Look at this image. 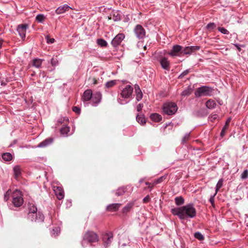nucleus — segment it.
Segmentation results:
<instances>
[{
  "label": "nucleus",
  "mask_w": 248,
  "mask_h": 248,
  "mask_svg": "<svg viewBox=\"0 0 248 248\" xmlns=\"http://www.w3.org/2000/svg\"><path fill=\"white\" fill-rule=\"evenodd\" d=\"M133 92V88L130 85H127L122 88L117 99L118 103L121 105H125L129 103Z\"/></svg>",
  "instance_id": "obj_1"
},
{
  "label": "nucleus",
  "mask_w": 248,
  "mask_h": 248,
  "mask_svg": "<svg viewBox=\"0 0 248 248\" xmlns=\"http://www.w3.org/2000/svg\"><path fill=\"white\" fill-rule=\"evenodd\" d=\"M184 219L186 218H194L196 216V210L193 203L182 206Z\"/></svg>",
  "instance_id": "obj_2"
},
{
  "label": "nucleus",
  "mask_w": 248,
  "mask_h": 248,
  "mask_svg": "<svg viewBox=\"0 0 248 248\" xmlns=\"http://www.w3.org/2000/svg\"><path fill=\"white\" fill-rule=\"evenodd\" d=\"M214 89L209 86H202L199 87L195 92L197 97L201 96H210L213 94Z\"/></svg>",
  "instance_id": "obj_3"
},
{
  "label": "nucleus",
  "mask_w": 248,
  "mask_h": 248,
  "mask_svg": "<svg viewBox=\"0 0 248 248\" xmlns=\"http://www.w3.org/2000/svg\"><path fill=\"white\" fill-rule=\"evenodd\" d=\"M163 112L168 115H174L178 109L176 104L173 102H167L163 106Z\"/></svg>",
  "instance_id": "obj_4"
},
{
  "label": "nucleus",
  "mask_w": 248,
  "mask_h": 248,
  "mask_svg": "<svg viewBox=\"0 0 248 248\" xmlns=\"http://www.w3.org/2000/svg\"><path fill=\"white\" fill-rule=\"evenodd\" d=\"M12 202L15 207H20L23 203V199L21 192L17 189L12 193Z\"/></svg>",
  "instance_id": "obj_5"
},
{
  "label": "nucleus",
  "mask_w": 248,
  "mask_h": 248,
  "mask_svg": "<svg viewBox=\"0 0 248 248\" xmlns=\"http://www.w3.org/2000/svg\"><path fill=\"white\" fill-rule=\"evenodd\" d=\"M99 240V237L97 234L92 231H87L83 236V241L81 243L82 246H83V243L84 241H87L90 243L96 242Z\"/></svg>",
  "instance_id": "obj_6"
},
{
  "label": "nucleus",
  "mask_w": 248,
  "mask_h": 248,
  "mask_svg": "<svg viewBox=\"0 0 248 248\" xmlns=\"http://www.w3.org/2000/svg\"><path fill=\"white\" fill-rule=\"evenodd\" d=\"M28 218L31 221L42 222L44 221V216L43 214L40 212L33 213H29L28 215Z\"/></svg>",
  "instance_id": "obj_7"
},
{
  "label": "nucleus",
  "mask_w": 248,
  "mask_h": 248,
  "mask_svg": "<svg viewBox=\"0 0 248 248\" xmlns=\"http://www.w3.org/2000/svg\"><path fill=\"white\" fill-rule=\"evenodd\" d=\"M134 33L139 39H143L146 36V31L144 28L140 25H137L134 30Z\"/></svg>",
  "instance_id": "obj_8"
},
{
  "label": "nucleus",
  "mask_w": 248,
  "mask_h": 248,
  "mask_svg": "<svg viewBox=\"0 0 248 248\" xmlns=\"http://www.w3.org/2000/svg\"><path fill=\"white\" fill-rule=\"evenodd\" d=\"M182 46L178 45H174L168 54L172 57L180 56L182 55Z\"/></svg>",
  "instance_id": "obj_9"
},
{
  "label": "nucleus",
  "mask_w": 248,
  "mask_h": 248,
  "mask_svg": "<svg viewBox=\"0 0 248 248\" xmlns=\"http://www.w3.org/2000/svg\"><path fill=\"white\" fill-rule=\"evenodd\" d=\"M124 35L123 33H119L112 40L111 44L114 46L116 47L117 46L120 45L122 41L124 38Z\"/></svg>",
  "instance_id": "obj_10"
},
{
  "label": "nucleus",
  "mask_w": 248,
  "mask_h": 248,
  "mask_svg": "<svg viewBox=\"0 0 248 248\" xmlns=\"http://www.w3.org/2000/svg\"><path fill=\"white\" fill-rule=\"evenodd\" d=\"M102 98V94L100 92H96L93 94L91 100L92 105L96 106L100 102Z\"/></svg>",
  "instance_id": "obj_11"
},
{
  "label": "nucleus",
  "mask_w": 248,
  "mask_h": 248,
  "mask_svg": "<svg viewBox=\"0 0 248 248\" xmlns=\"http://www.w3.org/2000/svg\"><path fill=\"white\" fill-rule=\"evenodd\" d=\"M162 68L166 70H169L170 68V63L168 58L165 57H162L159 60Z\"/></svg>",
  "instance_id": "obj_12"
},
{
  "label": "nucleus",
  "mask_w": 248,
  "mask_h": 248,
  "mask_svg": "<svg viewBox=\"0 0 248 248\" xmlns=\"http://www.w3.org/2000/svg\"><path fill=\"white\" fill-rule=\"evenodd\" d=\"M28 26L27 24H20L19 25L17 28V31L19 35L23 39L26 37V32Z\"/></svg>",
  "instance_id": "obj_13"
},
{
  "label": "nucleus",
  "mask_w": 248,
  "mask_h": 248,
  "mask_svg": "<svg viewBox=\"0 0 248 248\" xmlns=\"http://www.w3.org/2000/svg\"><path fill=\"white\" fill-rule=\"evenodd\" d=\"M53 190L57 198L61 200L64 198V191L62 188L60 186H54Z\"/></svg>",
  "instance_id": "obj_14"
},
{
  "label": "nucleus",
  "mask_w": 248,
  "mask_h": 248,
  "mask_svg": "<svg viewBox=\"0 0 248 248\" xmlns=\"http://www.w3.org/2000/svg\"><path fill=\"white\" fill-rule=\"evenodd\" d=\"M113 239V234L112 232H109L105 234L103 236V240L105 247H108L111 243Z\"/></svg>",
  "instance_id": "obj_15"
},
{
  "label": "nucleus",
  "mask_w": 248,
  "mask_h": 248,
  "mask_svg": "<svg viewBox=\"0 0 248 248\" xmlns=\"http://www.w3.org/2000/svg\"><path fill=\"white\" fill-rule=\"evenodd\" d=\"M171 213L174 216H177L180 219H184L182 207L175 208L171 209Z\"/></svg>",
  "instance_id": "obj_16"
},
{
  "label": "nucleus",
  "mask_w": 248,
  "mask_h": 248,
  "mask_svg": "<svg viewBox=\"0 0 248 248\" xmlns=\"http://www.w3.org/2000/svg\"><path fill=\"white\" fill-rule=\"evenodd\" d=\"M72 8L69 6L67 4H64L63 5L59 6L57 9L55 10V13L58 14H62L65 12L66 11H68L69 9H72Z\"/></svg>",
  "instance_id": "obj_17"
},
{
  "label": "nucleus",
  "mask_w": 248,
  "mask_h": 248,
  "mask_svg": "<svg viewBox=\"0 0 248 248\" xmlns=\"http://www.w3.org/2000/svg\"><path fill=\"white\" fill-rule=\"evenodd\" d=\"M53 141V139L51 138H47L37 145V147L44 148L50 145Z\"/></svg>",
  "instance_id": "obj_18"
},
{
  "label": "nucleus",
  "mask_w": 248,
  "mask_h": 248,
  "mask_svg": "<svg viewBox=\"0 0 248 248\" xmlns=\"http://www.w3.org/2000/svg\"><path fill=\"white\" fill-rule=\"evenodd\" d=\"M121 205V203H118L110 204L107 206L106 209L108 211L115 212L118 210Z\"/></svg>",
  "instance_id": "obj_19"
},
{
  "label": "nucleus",
  "mask_w": 248,
  "mask_h": 248,
  "mask_svg": "<svg viewBox=\"0 0 248 248\" xmlns=\"http://www.w3.org/2000/svg\"><path fill=\"white\" fill-rule=\"evenodd\" d=\"M93 95L92 91L91 90H86L82 95V99L84 101H87L91 99Z\"/></svg>",
  "instance_id": "obj_20"
},
{
  "label": "nucleus",
  "mask_w": 248,
  "mask_h": 248,
  "mask_svg": "<svg viewBox=\"0 0 248 248\" xmlns=\"http://www.w3.org/2000/svg\"><path fill=\"white\" fill-rule=\"evenodd\" d=\"M109 19H112L114 21H118L121 20V15L118 11H113L108 17Z\"/></svg>",
  "instance_id": "obj_21"
},
{
  "label": "nucleus",
  "mask_w": 248,
  "mask_h": 248,
  "mask_svg": "<svg viewBox=\"0 0 248 248\" xmlns=\"http://www.w3.org/2000/svg\"><path fill=\"white\" fill-rule=\"evenodd\" d=\"M14 173V176L15 178L18 180L21 174V169L19 166L17 165L14 167L13 168Z\"/></svg>",
  "instance_id": "obj_22"
},
{
  "label": "nucleus",
  "mask_w": 248,
  "mask_h": 248,
  "mask_svg": "<svg viewBox=\"0 0 248 248\" xmlns=\"http://www.w3.org/2000/svg\"><path fill=\"white\" fill-rule=\"evenodd\" d=\"M43 59L35 58L32 60V65L36 68H39L41 67Z\"/></svg>",
  "instance_id": "obj_23"
},
{
  "label": "nucleus",
  "mask_w": 248,
  "mask_h": 248,
  "mask_svg": "<svg viewBox=\"0 0 248 248\" xmlns=\"http://www.w3.org/2000/svg\"><path fill=\"white\" fill-rule=\"evenodd\" d=\"M135 91L136 93V99L137 101H140L142 99L143 94L139 86H135Z\"/></svg>",
  "instance_id": "obj_24"
},
{
  "label": "nucleus",
  "mask_w": 248,
  "mask_h": 248,
  "mask_svg": "<svg viewBox=\"0 0 248 248\" xmlns=\"http://www.w3.org/2000/svg\"><path fill=\"white\" fill-rule=\"evenodd\" d=\"M231 121V118H229L226 122V123L223 127L221 131L220 132V136L223 137L225 135L226 131L228 130L229 126V124Z\"/></svg>",
  "instance_id": "obj_25"
},
{
  "label": "nucleus",
  "mask_w": 248,
  "mask_h": 248,
  "mask_svg": "<svg viewBox=\"0 0 248 248\" xmlns=\"http://www.w3.org/2000/svg\"><path fill=\"white\" fill-rule=\"evenodd\" d=\"M150 117L152 120L155 122H159L162 120V116L156 113H152Z\"/></svg>",
  "instance_id": "obj_26"
},
{
  "label": "nucleus",
  "mask_w": 248,
  "mask_h": 248,
  "mask_svg": "<svg viewBox=\"0 0 248 248\" xmlns=\"http://www.w3.org/2000/svg\"><path fill=\"white\" fill-rule=\"evenodd\" d=\"M205 105L206 107L209 109L215 108L217 106L215 101L212 99H209L206 101Z\"/></svg>",
  "instance_id": "obj_27"
},
{
  "label": "nucleus",
  "mask_w": 248,
  "mask_h": 248,
  "mask_svg": "<svg viewBox=\"0 0 248 248\" xmlns=\"http://www.w3.org/2000/svg\"><path fill=\"white\" fill-rule=\"evenodd\" d=\"M134 203L133 202H130L128 203L123 209L122 212L124 214H126L129 212L132 207L133 206Z\"/></svg>",
  "instance_id": "obj_28"
},
{
  "label": "nucleus",
  "mask_w": 248,
  "mask_h": 248,
  "mask_svg": "<svg viewBox=\"0 0 248 248\" xmlns=\"http://www.w3.org/2000/svg\"><path fill=\"white\" fill-rule=\"evenodd\" d=\"M70 131V128L68 126H64L62 127L60 129V132L62 135L64 137L68 136V133Z\"/></svg>",
  "instance_id": "obj_29"
},
{
  "label": "nucleus",
  "mask_w": 248,
  "mask_h": 248,
  "mask_svg": "<svg viewBox=\"0 0 248 248\" xmlns=\"http://www.w3.org/2000/svg\"><path fill=\"white\" fill-rule=\"evenodd\" d=\"M137 121L141 125H143L145 124L146 121L143 115L138 114L136 117Z\"/></svg>",
  "instance_id": "obj_30"
},
{
  "label": "nucleus",
  "mask_w": 248,
  "mask_h": 248,
  "mask_svg": "<svg viewBox=\"0 0 248 248\" xmlns=\"http://www.w3.org/2000/svg\"><path fill=\"white\" fill-rule=\"evenodd\" d=\"M2 158L5 161H10L12 159V155L10 153H5L2 154Z\"/></svg>",
  "instance_id": "obj_31"
},
{
  "label": "nucleus",
  "mask_w": 248,
  "mask_h": 248,
  "mask_svg": "<svg viewBox=\"0 0 248 248\" xmlns=\"http://www.w3.org/2000/svg\"><path fill=\"white\" fill-rule=\"evenodd\" d=\"M185 202L184 199L181 197H177L175 198V202L177 205H181L184 204Z\"/></svg>",
  "instance_id": "obj_32"
},
{
  "label": "nucleus",
  "mask_w": 248,
  "mask_h": 248,
  "mask_svg": "<svg viewBox=\"0 0 248 248\" xmlns=\"http://www.w3.org/2000/svg\"><path fill=\"white\" fill-rule=\"evenodd\" d=\"M12 193H13V192L10 189L8 190L5 192V193L4 194V200L5 202L7 201L10 199V197L11 196H12Z\"/></svg>",
  "instance_id": "obj_33"
},
{
  "label": "nucleus",
  "mask_w": 248,
  "mask_h": 248,
  "mask_svg": "<svg viewBox=\"0 0 248 248\" xmlns=\"http://www.w3.org/2000/svg\"><path fill=\"white\" fill-rule=\"evenodd\" d=\"M223 180L222 179H220L218 180V181L217 183V184L216 185V186L215 192L216 193H217L219 189L222 187V186L223 185Z\"/></svg>",
  "instance_id": "obj_34"
},
{
  "label": "nucleus",
  "mask_w": 248,
  "mask_h": 248,
  "mask_svg": "<svg viewBox=\"0 0 248 248\" xmlns=\"http://www.w3.org/2000/svg\"><path fill=\"white\" fill-rule=\"evenodd\" d=\"M116 83V80H111L109 81L106 82L105 84V86L107 88H109L112 87L114 86Z\"/></svg>",
  "instance_id": "obj_35"
},
{
  "label": "nucleus",
  "mask_w": 248,
  "mask_h": 248,
  "mask_svg": "<svg viewBox=\"0 0 248 248\" xmlns=\"http://www.w3.org/2000/svg\"><path fill=\"white\" fill-rule=\"evenodd\" d=\"M125 192V190L124 187H120L117 190L115 194L118 196H120L123 195Z\"/></svg>",
  "instance_id": "obj_36"
},
{
  "label": "nucleus",
  "mask_w": 248,
  "mask_h": 248,
  "mask_svg": "<svg viewBox=\"0 0 248 248\" xmlns=\"http://www.w3.org/2000/svg\"><path fill=\"white\" fill-rule=\"evenodd\" d=\"M97 43L101 46H107V42L103 39H98L97 40Z\"/></svg>",
  "instance_id": "obj_37"
},
{
  "label": "nucleus",
  "mask_w": 248,
  "mask_h": 248,
  "mask_svg": "<svg viewBox=\"0 0 248 248\" xmlns=\"http://www.w3.org/2000/svg\"><path fill=\"white\" fill-rule=\"evenodd\" d=\"M60 232V228L59 227H55L52 230V231L51 232V235L53 236H56Z\"/></svg>",
  "instance_id": "obj_38"
},
{
  "label": "nucleus",
  "mask_w": 248,
  "mask_h": 248,
  "mask_svg": "<svg viewBox=\"0 0 248 248\" xmlns=\"http://www.w3.org/2000/svg\"><path fill=\"white\" fill-rule=\"evenodd\" d=\"M191 91L190 89H189V88H187L182 92L181 95L183 96H186L189 95L191 94Z\"/></svg>",
  "instance_id": "obj_39"
},
{
  "label": "nucleus",
  "mask_w": 248,
  "mask_h": 248,
  "mask_svg": "<svg viewBox=\"0 0 248 248\" xmlns=\"http://www.w3.org/2000/svg\"><path fill=\"white\" fill-rule=\"evenodd\" d=\"M194 237L199 240H203L204 239L203 235L200 232H196L194 233Z\"/></svg>",
  "instance_id": "obj_40"
},
{
  "label": "nucleus",
  "mask_w": 248,
  "mask_h": 248,
  "mask_svg": "<svg viewBox=\"0 0 248 248\" xmlns=\"http://www.w3.org/2000/svg\"><path fill=\"white\" fill-rule=\"evenodd\" d=\"M166 177H167L166 175H164V176H162L159 177V178L157 179L156 180H155V181L154 184L155 185H156V184L161 183L164 180H165L166 178Z\"/></svg>",
  "instance_id": "obj_41"
},
{
  "label": "nucleus",
  "mask_w": 248,
  "mask_h": 248,
  "mask_svg": "<svg viewBox=\"0 0 248 248\" xmlns=\"http://www.w3.org/2000/svg\"><path fill=\"white\" fill-rule=\"evenodd\" d=\"M190 139V133H186L182 140L183 143H186Z\"/></svg>",
  "instance_id": "obj_42"
},
{
  "label": "nucleus",
  "mask_w": 248,
  "mask_h": 248,
  "mask_svg": "<svg viewBox=\"0 0 248 248\" xmlns=\"http://www.w3.org/2000/svg\"><path fill=\"white\" fill-rule=\"evenodd\" d=\"M216 27V25L214 23H208L207 26L206 28L207 29L210 31H211L213 30H214Z\"/></svg>",
  "instance_id": "obj_43"
},
{
  "label": "nucleus",
  "mask_w": 248,
  "mask_h": 248,
  "mask_svg": "<svg viewBox=\"0 0 248 248\" xmlns=\"http://www.w3.org/2000/svg\"><path fill=\"white\" fill-rule=\"evenodd\" d=\"M189 47V48L190 50V53H191V54L194 52H195L198 50L200 49V47L199 46H188Z\"/></svg>",
  "instance_id": "obj_44"
},
{
  "label": "nucleus",
  "mask_w": 248,
  "mask_h": 248,
  "mask_svg": "<svg viewBox=\"0 0 248 248\" xmlns=\"http://www.w3.org/2000/svg\"><path fill=\"white\" fill-rule=\"evenodd\" d=\"M29 213H37V207L34 205H31L29 207Z\"/></svg>",
  "instance_id": "obj_45"
},
{
  "label": "nucleus",
  "mask_w": 248,
  "mask_h": 248,
  "mask_svg": "<svg viewBox=\"0 0 248 248\" xmlns=\"http://www.w3.org/2000/svg\"><path fill=\"white\" fill-rule=\"evenodd\" d=\"M218 31L224 34L228 35L229 34V31L223 27H218Z\"/></svg>",
  "instance_id": "obj_46"
},
{
  "label": "nucleus",
  "mask_w": 248,
  "mask_h": 248,
  "mask_svg": "<svg viewBox=\"0 0 248 248\" xmlns=\"http://www.w3.org/2000/svg\"><path fill=\"white\" fill-rule=\"evenodd\" d=\"M44 18H45L44 16L43 15H41V14L38 15L36 16V20L38 22H41V23L44 21Z\"/></svg>",
  "instance_id": "obj_47"
},
{
  "label": "nucleus",
  "mask_w": 248,
  "mask_h": 248,
  "mask_svg": "<svg viewBox=\"0 0 248 248\" xmlns=\"http://www.w3.org/2000/svg\"><path fill=\"white\" fill-rule=\"evenodd\" d=\"M248 177V170H245L241 174V178L242 179H246Z\"/></svg>",
  "instance_id": "obj_48"
},
{
  "label": "nucleus",
  "mask_w": 248,
  "mask_h": 248,
  "mask_svg": "<svg viewBox=\"0 0 248 248\" xmlns=\"http://www.w3.org/2000/svg\"><path fill=\"white\" fill-rule=\"evenodd\" d=\"M182 54H191L188 46L185 47L182 49Z\"/></svg>",
  "instance_id": "obj_49"
},
{
  "label": "nucleus",
  "mask_w": 248,
  "mask_h": 248,
  "mask_svg": "<svg viewBox=\"0 0 248 248\" xmlns=\"http://www.w3.org/2000/svg\"><path fill=\"white\" fill-rule=\"evenodd\" d=\"M190 71V69H186L182 72L178 77L179 78H182L184 77L187 75Z\"/></svg>",
  "instance_id": "obj_50"
},
{
  "label": "nucleus",
  "mask_w": 248,
  "mask_h": 248,
  "mask_svg": "<svg viewBox=\"0 0 248 248\" xmlns=\"http://www.w3.org/2000/svg\"><path fill=\"white\" fill-rule=\"evenodd\" d=\"M51 63L52 66H56L58 64V61L56 58H52L51 60Z\"/></svg>",
  "instance_id": "obj_51"
},
{
  "label": "nucleus",
  "mask_w": 248,
  "mask_h": 248,
  "mask_svg": "<svg viewBox=\"0 0 248 248\" xmlns=\"http://www.w3.org/2000/svg\"><path fill=\"white\" fill-rule=\"evenodd\" d=\"M46 38L48 44H52L55 42L54 38H50L48 35L46 37Z\"/></svg>",
  "instance_id": "obj_52"
},
{
  "label": "nucleus",
  "mask_w": 248,
  "mask_h": 248,
  "mask_svg": "<svg viewBox=\"0 0 248 248\" xmlns=\"http://www.w3.org/2000/svg\"><path fill=\"white\" fill-rule=\"evenodd\" d=\"M72 110L77 114H79L80 113V108L77 106L73 107Z\"/></svg>",
  "instance_id": "obj_53"
},
{
  "label": "nucleus",
  "mask_w": 248,
  "mask_h": 248,
  "mask_svg": "<svg viewBox=\"0 0 248 248\" xmlns=\"http://www.w3.org/2000/svg\"><path fill=\"white\" fill-rule=\"evenodd\" d=\"M217 193H216V192L214 193V194L213 195H212L210 196V198H209V202H210V203L213 205L214 204V199H215V196L217 195Z\"/></svg>",
  "instance_id": "obj_54"
},
{
  "label": "nucleus",
  "mask_w": 248,
  "mask_h": 248,
  "mask_svg": "<svg viewBox=\"0 0 248 248\" xmlns=\"http://www.w3.org/2000/svg\"><path fill=\"white\" fill-rule=\"evenodd\" d=\"M143 107V104L140 103L139 104H138V105L137 107V110L138 112L142 110Z\"/></svg>",
  "instance_id": "obj_55"
},
{
  "label": "nucleus",
  "mask_w": 248,
  "mask_h": 248,
  "mask_svg": "<svg viewBox=\"0 0 248 248\" xmlns=\"http://www.w3.org/2000/svg\"><path fill=\"white\" fill-rule=\"evenodd\" d=\"M234 46L236 47L237 49L240 52L241 50V47H244V45L236 44H234Z\"/></svg>",
  "instance_id": "obj_56"
},
{
  "label": "nucleus",
  "mask_w": 248,
  "mask_h": 248,
  "mask_svg": "<svg viewBox=\"0 0 248 248\" xmlns=\"http://www.w3.org/2000/svg\"><path fill=\"white\" fill-rule=\"evenodd\" d=\"M92 81L93 82V84L94 85L97 84L98 83V81L97 79L94 78H91Z\"/></svg>",
  "instance_id": "obj_57"
},
{
  "label": "nucleus",
  "mask_w": 248,
  "mask_h": 248,
  "mask_svg": "<svg viewBox=\"0 0 248 248\" xmlns=\"http://www.w3.org/2000/svg\"><path fill=\"white\" fill-rule=\"evenodd\" d=\"M7 81L6 80H5V81L1 80L0 81V84L1 86H5L7 84Z\"/></svg>",
  "instance_id": "obj_58"
},
{
  "label": "nucleus",
  "mask_w": 248,
  "mask_h": 248,
  "mask_svg": "<svg viewBox=\"0 0 248 248\" xmlns=\"http://www.w3.org/2000/svg\"><path fill=\"white\" fill-rule=\"evenodd\" d=\"M149 196H147V197H145V198L143 199V201H144V202H148V200H149Z\"/></svg>",
  "instance_id": "obj_59"
},
{
  "label": "nucleus",
  "mask_w": 248,
  "mask_h": 248,
  "mask_svg": "<svg viewBox=\"0 0 248 248\" xmlns=\"http://www.w3.org/2000/svg\"><path fill=\"white\" fill-rule=\"evenodd\" d=\"M145 184L146 186H147L149 187L151 186V184L149 182H146Z\"/></svg>",
  "instance_id": "obj_60"
},
{
  "label": "nucleus",
  "mask_w": 248,
  "mask_h": 248,
  "mask_svg": "<svg viewBox=\"0 0 248 248\" xmlns=\"http://www.w3.org/2000/svg\"><path fill=\"white\" fill-rule=\"evenodd\" d=\"M2 44V40L0 39V47L1 46Z\"/></svg>",
  "instance_id": "obj_61"
},
{
  "label": "nucleus",
  "mask_w": 248,
  "mask_h": 248,
  "mask_svg": "<svg viewBox=\"0 0 248 248\" xmlns=\"http://www.w3.org/2000/svg\"><path fill=\"white\" fill-rule=\"evenodd\" d=\"M143 182V179H140L139 181L140 183H141Z\"/></svg>",
  "instance_id": "obj_62"
},
{
  "label": "nucleus",
  "mask_w": 248,
  "mask_h": 248,
  "mask_svg": "<svg viewBox=\"0 0 248 248\" xmlns=\"http://www.w3.org/2000/svg\"><path fill=\"white\" fill-rule=\"evenodd\" d=\"M67 202L69 203V206L71 205V201H69V202L67 201Z\"/></svg>",
  "instance_id": "obj_63"
},
{
  "label": "nucleus",
  "mask_w": 248,
  "mask_h": 248,
  "mask_svg": "<svg viewBox=\"0 0 248 248\" xmlns=\"http://www.w3.org/2000/svg\"><path fill=\"white\" fill-rule=\"evenodd\" d=\"M121 245H122V246H126V244L125 243H122Z\"/></svg>",
  "instance_id": "obj_64"
}]
</instances>
